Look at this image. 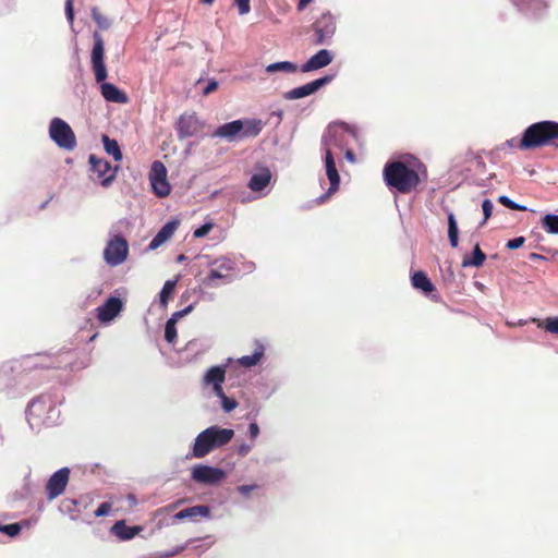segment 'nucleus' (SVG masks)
I'll return each instance as SVG.
<instances>
[{"label": "nucleus", "mask_w": 558, "mask_h": 558, "mask_svg": "<svg viewBox=\"0 0 558 558\" xmlns=\"http://www.w3.org/2000/svg\"><path fill=\"white\" fill-rule=\"evenodd\" d=\"M425 174V165L413 156L388 161L383 170L386 185L401 194H409L414 191L422 181L421 175Z\"/></svg>", "instance_id": "nucleus-1"}, {"label": "nucleus", "mask_w": 558, "mask_h": 558, "mask_svg": "<svg viewBox=\"0 0 558 558\" xmlns=\"http://www.w3.org/2000/svg\"><path fill=\"white\" fill-rule=\"evenodd\" d=\"M556 141H558V122L541 121L525 129L519 140L518 148L529 150L544 146H557Z\"/></svg>", "instance_id": "nucleus-2"}, {"label": "nucleus", "mask_w": 558, "mask_h": 558, "mask_svg": "<svg viewBox=\"0 0 558 558\" xmlns=\"http://www.w3.org/2000/svg\"><path fill=\"white\" fill-rule=\"evenodd\" d=\"M233 436L234 432L231 428H221L217 425L210 426L196 436L191 457L196 459L204 458L211 450L230 442Z\"/></svg>", "instance_id": "nucleus-3"}, {"label": "nucleus", "mask_w": 558, "mask_h": 558, "mask_svg": "<svg viewBox=\"0 0 558 558\" xmlns=\"http://www.w3.org/2000/svg\"><path fill=\"white\" fill-rule=\"evenodd\" d=\"M264 128L259 119L234 120L218 126L211 134L213 137L226 138L229 142L236 140L257 137Z\"/></svg>", "instance_id": "nucleus-4"}, {"label": "nucleus", "mask_w": 558, "mask_h": 558, "mask_svg": "<svg viewBox=\"0 0 558 558\" xmlns=\"http://www.w3.org/2000/svg\"><path fill=\"white\" fill-rule=\"evenodd\" d=\"M49 136L58 145L65 150H73L76 145V136L71 126L60 118H53L49 125Z\"/></svg>", "instance_id": "nucleus-5"}, {"label": "nucleus", "mask_w": 558, "mask_h": 558, "mask_svg": "<svg viewBox=\"0 0 558 558\" xmlns=\"http://www.w3.org/2000/svg\"><path fill=\"white\" fill-rule=\"evenodd\" d=\"M351 132L352 129L344 122H333L329 124L322 142L325 154H327L328 149L332 153L333 149H338L340 151L344 150L348 145L347 134Z\"/></svg>", "instance_id": "nucleus-6"}, {"label": "nucleus", "mask_w": 558, "mask_h": 558, "mask_svg": "<svg viewBox=\"0 0 558 558\" xmlns=\"http://www.w3.org/2000/svg\"><path fill=\"white\" fill-rule=\"evenodd\" d=\"M210 270L203 283L207 287H216L218 279L223 280L225 283L231 282L234 276L235 264L227 257H219L209 264Z\"/></svg>", "instance_id": "nucleus-7"}, {"label": "nucleus", "mask_w": 558, "mask_h": 558, "mask_svg": "<svg viewBox=\"0 0 558 558\" xmlns=\"http://www.w3.org/2000/svg\"><path fill=\"white\" fill-rule=\"evenodd\" d=\"M56 411L53 400L46 395H41L32 400L27 407V417L31 424L46 425L50 418V413Z\"/></svg>", "instance_id": "nucleus-8"}, {"label": "nucleus", "mask_w": 558, "mask_h": 558, "mask_svg": "<svg viewBox=\"0 0 558 558\" xmlns=\"http://www.w3.org/2000/svg\"><path fill=\"white\" fill-rule=\"evenodd\" d=\"M129 256V243L122 235L111 238L105 250L104 259L109 266H119L123 264Z\"/></svg>", "instance_id": "nucleus-9"}, {"label": "nucleus", "mask_w": 558, "mask_h": 558, "mask_svg": "<svg viewBox=\"0 0 558 558\" xmlns=\"http://www.w3.org/2000/svg\"><path fill=\"white\" fill-rule=\"evenodd\" d=\"M94 46L90 53L92 69L95 74L97 83L104 82L107 78V69L105 65V41L102 36L98 33H94Z\"/></svg>", "instance_id": "nucleus-10"}, {"label": "nucleus", "mask_w": 558, "mask_h": 558, "mask_svg": "<svg viewBox=\"0 0 558 558\" xmlns=\"http://www.w3.org/2000/svg\"><path fill=\"white\" fill-rule=\"evenodd\" d=\"M312 29L314 32V43L316 45L327 43L335 35L337 29L335 16L330 12L323 13L312 24Z\"/></svg>", "instance_id": "nucleus-11"}, {"label": "nucleus", "mask_w": 558, "mask_h": 558, "mask_svg": "<svg viewBox=\"0 0 558 558\" xmlns=\"http://www.w3.org/2000/svg\"><path fill=\"white\" fill-rule=\"evenodd\" d=\"M167 173V168L161 161L156 160L153 162L149 171V182L153 192L158 197H166L171 192V186L168 182Z\"/></svg>", "instance_id": "nucleus-12"}, {"label": "nucleus", "mask_w": 558, "mask_h": 558, "mask_svg": "<svg viewBox=\"0 0 558 558\" xmlns=\"http://www.w3.org/2000/svg\"><path fill=\"white\" fill-rule=\"evenodd\" d=\"M90 170L96 174L97 180L105 187L109 186L116 179L118 167L112 168L111 163L92 154L88 158Z\"/></svg>", "instance_id": "nucleus-13"}, {"label": "nucleus", "mask_w": 558, "mask_h": 558, "mask_svg": "<svg viewBox=\"0 0 558 558\" xmlns=\"http://www.w3.org/2000/svg\"><path fill=\"white\" fill-rule=\"evenodd\" d=\"M191 477L199 484L215 485L226 477V473L219 468L197 464L192 469Z\"/></svg>", "instance_id": "nucleus-14"}, {"label": "nucleus", "mask_w": 558, "mask_h": 558, "mask_svg": "<svg viewBox=\"0 0 558 558\" xmlns=\"http://www.w3.org/2000/svg\"><path fill=\"white\" fill-rule=\"evenodd\" d=\"M204 129V122L195 113H183L177 122V133L179 138L192 137L201 133Z\"/></svg>", "instance_id": "nucleus-15"}, {"label": "nucleus", "mask_w": 558, "mask_h": 558, "mask_svg": "<svg viewBox=\"0 0 558 558\" xmlns=\"http://www.w3.org/2000/svg\"><path fill=\"white\" fill-rule=\"evenodd\" d=\"M332 80V76L326 75L320 78L314 80L305 85L295 87L289 92H286L283 94V98L287 100H294L307 97L314 93H316L319 88L330 83Z\"/></svg>", "instance_id": "nucleus-16"}, {"label": "nucleus", "mask_w": 558, "mask_h": 558, "mask_svg": "<svg viewBox=\"0 0 558 558\" xmlns=\"http://www.w3.org/2000/svg\"><path fill=\"white\" fill-rule=\"evenodd\" d=\"M70 470L62 468L54 472L47 482L46 490L49 500L60 496L69 483Z\"/></svg>", "instance_id": "nucleus-17"}, {"label": "nucleus", "mask_w": 558, "mask_h": 558, "mask_svg": "<svg viewBox=\"0 0 558 558\" xmlns=\"http://www.w3.org/2000/svg\"><path fill=\"white\" fill-rule=\"evenodd\" d=\"M325 167L330 186L328 189V192L319 197V203L324 202L329 197V195L335 193L339 189L340 184V177L336 167L333 153L330 151V149H328L327 154H325Z\"/></svg>", "instance_id": "nucleus-18"}, {"label": "nucleus", "mask_w": 558, "mask_h": 558, "mask_svg": "<svg viewBox=\"0 0 558 558\" xmlns=\"http://www.w3.org/2000/svg\"><path fill=\"white\" fill-rule=\"evenodd\" d=\"M123 306L119 298L110 296L101 306L96 308L97 319L101 323H109L119 315Z\"/></svg>", "instance_id": "nucleus-19"}, {"label": "nucleus", "mask_w": 558, "mask_h": 558, "mask_svg": "<svg viewBox=\"0 0 558 558\" xmlns=\"http://www.w3.org/2000/svg\"><path fill=\"white\" fill-rule=\"evenodd\" d=\"M332 61V54L327 49H322L314 56H312L304 64L301 66L302 72H311L324 66H327Z\"/></svg>", "instance_id": "nucleus-20"}, {"label": "nucleus", "mask_w": 558, "mask_h": 558, "mask_svg": "<svg viewBox=\"0 0 558 558\" xmlns=\"http://www.w3.org/2000/svg\"><path fill=\"white\" fill-rule=\"evenodd\" d=\"M179 227L178 221L167 222L150 241L148 248L154 251L170 240Z\"/></svg>", "instance_id": "nucleus-21"}, {"label": "nucleus", "mask_w": 558, "mask_h": 558, "mask_svg": "<svg viewBox=\"0 0 558 558\" xmlns=\"http://www.w3.org/2000/svg\"><path fill=\"white\" fill-rule=\"evenodd\" d=\"M197 518L209 519L210 518L209 507L205 506V505L193 506V507L183 509L173 515L174 520H180V521L185 520V519L196 521Z\"/></svg>", "instance_id": "nucleus-22"}, {"label": "nucleus", "mask_w": 558, "mask_h": 558, "mask_svg": "<svg viewBox=\"0 0 558 558\" xmlns=\"http://www.w3.org/2000/svg\"><path fill=\"white\" fill-rule=\"evenodd\" d=\"M101 83V95L107 101L116 104H126L129 101L126 94L119 89L116 85L112 83H105V81Z\"/></svg>", "instance_id": "nucleus-23"}, {"label": "nucleus", "mask_w": 558, "mask_h": 558, "mask_svg": "<svg viewBox=\"0 0 558 558\" xmlns=\"http://www.w3.org/2000/svg\"><path fill=\"white\" fill-rule=\"evenodd\" d=\"M270 170L268 168H264L258 173H255L251 177L247 186L253 192H260L270 183Z\"/></svg>", "instance_id": "nucleus-24"}, {"label": "nucleus", "mask_w": 558, "mask_h": 558, "mask_svg": "<svg viewBox=\"0 0 558 558\" xmlns=\"http://www.w3.org/2000/svg\"><path fill=\"white\" fill-rule=\"evenodd\" d=\"M411 283L415 289L421 290L425 294L432 293L436 290L427 275L422 270L415 271L412 275Z\"/></svg>", "instance_id": "nucleus-25"}, {"label": "nucleus", "mask_w": 558, "mask_h": 558, "mask_svg": "<svg viewBox=\"0 0 558 558\" xmlns=\"http://www.w3.org/2000/svg\"><path fill=\"white\" fill-rule=\"evenodd\" d=\"M521 11L531 12L533 15H541L547 9L545 0H514Z\"/></svg>", "instance_id": "nucleus-26"}, {"label": "nucleus", "mask_w": 558, "mask_h": 558, "mask_svg": "<svg viewBox=\"0 0 558 558\" xmlns=\"http://www.w3.org/2000/svg\"><path fill=\"white\" fill-rule=\"evenodd\" d=\"M265 348L260 342L255 343V350L252 355H244L240 359H238L239 365L242 367L250 368L252 366H255L259 363L262 357L264 356Z\"/></svg>", "instance_id": "nucleus-27"}, {"label": "nucleus", "mask_w": 558, "mask_h": 558, "mask_svg": "<svg viewBox=\"0 0 558 558\" xmlns=\"http://www.w3.org/2000/svg\"><path fill=\"white\" fill-rule=\"evenodd\" d=\"M140 526H129L124 521H118L112 526L113 533L121 539H132L135 535L141 532Z\"/></svg>", "instance_id": "nucleus-28"}, {"label": "nucleus", "mask_w": 558, "mask_h": 558, "mask_svg": "<svg viewBox=\"0 0 558 558\" xmlns=\"http://www.w3.org/2000/svg\"><path fill=\"white\" fill-rule=\"evenodd\" d=\"M486 259L485 253L481 250L480 244L474 246L472 256H464L462 259V267H481Z\"/></svg>", "instance_id": "nucleus-29"}, {"label": "nucleus", "mask_w": 558, "mask_h": 558, "mask_svg": "<svg viewBox=\"0 0 558 558\" xmlns=\"http://www.w3.org/2000/svg\"><path fill=\"white\" fill-rule=\"evenodd\" d=\"M226 378V366L219 365V366H213L210 367L205 376H204V383L207 385H214V384H222Z\"/></svg>", "instance_id": "nucleus-30"}, {"label": "nucleus", "mask_w": 558, "mask_h": 558, "mask_svg": "<svg viewBox=\"0 0 558 558\" xmlns=\"http://www.w3.org/2000/svg\"><path fill=\"white\" fill-rule=\"evenodd\" d=\"M104 148L108 155H111L116 161H121L123 158L120 146L116 140L110 138L104 134L102 137Z\"/></svg>", "instance_id": "nucleus-31"}, {"label": "nucleus", "mask_w": 558, "mask_h": 558, "mask_svg": "<svg viewBox=\"0 0 558 558\" xmlns=\"http://www.w3.org/2000/svg\"><path fill=\"white\" fill-rule=\"evenodd\" d=\"M178 283V279L167 280L159 293L160 304L162 306H167L169 300L172 298L175 287Z\"/></svg>", "instance_id": "nucleus-32"}, {"label": "nucleus", "mask_w": 558, "mask_h": 558, "mask_svg": "<svg viewBox=\"0 0 558 558\" xmlns=\"http://www.w3.org/2000/svg\"><path fill=\"white\" fill-rule=\"evenodd\" d=\"M448 239L452 247H458L459 244V230L453 214L448 215Z\"/></svg>", "instance_id": "nucleus-33"}, {"label": "nucleus", "mask_w": 558, "mask_h": 558, "mask_svg": "<svg viewBox=\"0 0 558 558\" xmlns=\"http://www.w3.org/2000/svg\"><path fill=\"white\" fill-rule=\"evenodd\" d=\"M542 226L547 233L558 234V215H546L542 220Z\"/></svg>", "instance_id": "nucleus-34"}, {"label": "nucleus", "mask_w": 558, "mask_h": 558, "mask_svg": "<svg viewBox=\"0 0 558 558\" xmlns=\"http://www.w3.org/2000/svg\"><path fill=\"white\" fill-rule=\"evenodd\" d=\"M266 71L268 73H274V72H278V71L295 72L296 65L289 61L275 62V63L269 64L266 68Z\"/></svg>", "instance_id": "nucleus-35"}, {"label": "nucleus", "mask_w": 558, "mask_h": 558, "mask_svg": "<svg viewBox=\"0 0 558 558\" xmlns=\"http://www.w3.org/2000/svg\"><path fill=\"white\" fill-rule=\"evenodd\" d=\"M92 16H93V20L95 21V23L98 25L99 28L101 29H108L111 25V22L110 20L105 16L98 8H93L92 9Z\"/></svg>", "instance_id": "nucleus-36"}, {"label": "nucleus", "mask_w": 558, "mask_h": 558, "mask_svg": "<svg viewBox=\"0 0 558 558\" xmlns=\"http://www.w3.org/2000/svg\"><path fill=\"white\" fill-rule=\"evenodd\" d=\"M537 327L544 328L546 331L550 333L558 335V316L548 317L544 322L538 320Z\"/></svg>", "instance_id": "nucleus-37"}, {"label": "nucleus", "mask_w": 558, "mask_h": 558, "mask_svg": "<svg viewBox=\"0 0 558 558\" xmlns=\"http://www.w3.org/2000/svg\"><path fill=\"white\" fill-rule=\"evenodd\" d=\"M175 323L177 320L171 317L166 324L165 338L169 343H173L177 339Z\"/></svg>", "instance_id": "nucleus-38"}, {"label": "nucleus", "mask_w": 558, "mask_h": 558, "mask_svg": "<svg viewBox=\"0 0 558 558\" xmlns=\"http://www.w3.org/2000/svg\"><path fill=\"white\" fill-rule=\"evenodd\" d=\"M22 526L20 523H11L0 525V532L9 535L10 537H15L21 533Z\"/></svg>", "instance_id": "nucleus-39"}, {"label": "nucleus", "mask_w": 558, "mask_h": 558, "mask_svg": "<svg viewBox=\"0 0 558 558\" xmlns=\"http://www.w3.org/2000/svg\"><path fill=\"white\" fill-rule=\"evenodd\" d=\"M498 202L504 205L505 207L511 209V210H519V211H525L527 208L525 206L519 205L514 203L512 199H510L506 195H501L498 197Z\"/></svg>", "instance_id": "nucleus-40"}, {"label": "nucleus", "mask_w": 558, "mask_h": 558, "mask_svg": "<svg viewBox=\"0 0 558 558\" xmlns=\"http://www.w3.org/2000/svg\"><path fill=\"white\" fill-rule=\"evenodd\" d=\"M213 228H214V223H211V222L204 223L203 226H201L199 228H197L194 231L193 235H194V238H203V236L207 235Z\"/></svg>", "instance_id": "nucleus-41"}, {"label": "nucleus", "mask_w": 558, "mask_h": 558, "mask_svg": "<svg viewBox=\"0 0 558 558\" xmlns=\"http://www.w3.org/2000/svg\"><path fill=\"white\" fill-rule=\"evenodd\" d=\"M221 400V407L226 412H231L238 407V402L234 399H231L225 396Z\"/></svg>", "instance_id": "nucleus-42"}, {"label": "nucleus", "mask_w": 558, "mask_h": 558, "mask_svg": "<svg viewBox=\"0 0 558 558\" xmlns=\"http://www.w3.org/2000/svg\"><path fill=\"white\" fill-rule=\"evenodd\" d=\"M482 209H483V214H484V222L485 223L492 216L493 214V209H494V204L492 203L490 199H485L482 204Z\"/></svg>", "instance_id": "nucleus-43"}, {"label": "nucleus", "mask_w": 558, "mask_h": 558, "mask_svg": "<svg viewBox=\"0 0 558 558\" xmlns=\"http://www.w3.org/2000/svg\"><path fill=\"white\" fill-rule=\"evenodd\" d=\"M250 1L251 0H234L241 15L247 14L251 11Z\"/></svg>", "instance_id": "nucleus-44"}, {"label": "nucleus", "mask_w": 558, "mask_h": 558, "mask_svg": "<svg viewBox=\"0 0 558 558\" xmlns=\"http://www.w3.org/2000/svg\"><path fill=\"white\" fill-rule=\"evenodd\" d=\"M112 508V505L110 502H102L99 505V507L95 510V517H105L109 514L110 510Z\"/></svg>", "instance_id": "nucleus-45"}, {"label": "nucleus", "mask_w": 558, "mask_h": 558, "mask_svg": "<svg viewBox=\"0 0 558 558\" xmlns=\"http://www.w3.org/2000/svg\"><path fill=\"white\" fill-rule=\"evenodd\" d=\"M525 242V239L523 236H518V238H514V239H511L507 242V247L509 250H517L519 247H521Z\"/></svg>", "instance_id": "nucleus-46"}, {"label": "nucleus", "mask_w": 558, "mask_h": 558, "mask_svg": "<svg viewBox=\"0 0 558 558\" xmlns=\"http://www.w3.org/2000/svg\"><path fill=\"white\" fill-rule=\"evenodd\" d=\"M258 486L257 485H241V486H238V492L243 495V496H248L251 492L257 489Z\"/></svg>", "instance_id": "nucleus-47"}, {"label": "nucleus", "mask_w": 558, "mask_h": 558, "mask_svg": "<svg viewBox=\"0 0 558 558\" xmlns=\"http://www.w3.org/2000/svg\"><path fill=\"white\" fill-rule=\"evenodd\" d=\"M218 88V82L216 80H211L208 82L206 87L203 89V95L207 96L214 93Z\"/></svg>", "instance_id": "nucleus-48"}, {"label": "nucleus", "mask_w": 558, "mask_h": 558, "mask_svg": "<svg viewBox=\"0 0 558 558\" xmlns=\"http://www.w3.org/2000/svg\"><path fill=\"white\" fill-rule=\"evenodd\" d=\"M65 13L69 21H73L74 19V12H73V1L66 0L65 2Z\"/></svg>", "instance_id": "nucleus-49"}, {"label": "nucleus", "mask_w": 558, "mask_h": 558, "mask_svg": "<svg viewBox=\"0 0 558 558\" xmlns=\"http://www.w3.org/2000/svg\"><path fill=\"white\" fill-rule=\"evenodd\" d=\"M248 433H250V436L251 438H256L259 434V427L257 425V423H251L250 426H248Z\"/></svg>", "instance_id": "nucleus-50"}, {"label": "nucleus", "mask_w": 558, "mask_h": 558, "mask_svg": "<svg viewBox=\"0 0 558 558\" xmlns=\"http://www.w3.org/2000/svg\"><path fill=\"white\" fill-rule=\"evenodd\" d=\"M192 311V305H189L187 307H185L184 310L182 311H178L175 313H173L172 315V318H174L175 320H178L179 318L183 317L185 314H187L189 312Z\"/></svg>", "instance_id": "nucleus-51"}, {"label": "nucleus", "mask_w": 558, "mask_h": 558, "mask_svg": "<svg viewBox=\"0 0 558 558\" xmlns=\"http://www.w3.org/2000/svg\"><path fill=\"white\" fill-rule=\"evenodd\" d=\"M213 388H214V392H215V395H216L218 398L222 399V398L226 396V395H225V392H223V389H222L221 384H214V385H213Z\"/></svg>", "instance_id": "nucleus-52"}, {"label": "nucleus", "mask_w": 558, "mask_h": 558, "mask_svg": "<svg viewBox=\"0 0 558 558\" xmlns=\"http://www.w3.org/2000/svg\"><path fill=\"white\" fill-rule=\"evenodd\" d=\"M345 149V158L351 161V162H354L355 161V155L354 153L350 149V148H344Z\"/></svg>", "instance_id": "nucleus-53"}, {"label": "nucleus", "mask_w": 558, "mask_h": 558, "mask_svg": "<svg viewBox=\"0 0 558 558\" xmlns=\"http://www.w3.org/2000/svg\"><path fill=\"white\" fill-rule=\"evenodd\" d=\"M312 1H313V0H299V3H298V10H299V11H303V10L307 7V4H308L310 2H312Z\"/></svg>", "instance_id": "nucleus-54"}, {"label": "nucleus", "mask_w": 558, "mask_h": 558, "mask_svg": "<svg viewBox=\"0 0 558 558\" xmlns=\"http://www.w3.org/2000/svg\"><path fill=\"white\" fill-rule=\"evenodd\" d=\"M184 549H185V546H180V547H178L177 549H174L173 551H171V553H167V554H165V555H162V556H163V557H171V556H174V555H177V554L181 553V551H182V550H184Z\"/></svg>", "instance_id": "nucleus-55"}, {"label": "nucleus", "mask_w": 558, "mask_h": 558, "mask_svg": "<svg viewBox=\"0 0 558 558\" xmlns=\"http://www.w3.org/2000/svg\"><path fill=\"white\" fill-rule=\"evenodd\" d=\"M529 258H530L531 260H543V259H545V257H544L543 255L537 254V253H531V254L529 255Z\"/></svg>", "instance_id": "nucleus-56"}, {"label": "nucleus", "mask_w": 558, "mask_h": 558, "mask_svg": "<svg viewBox=\"0 0 558 558\" xmlns=\"http://www.w3.org/2000/svg\"><path fill=\"white\" fill-rule=\"evenodd\" d=\"M519 141L517 138H511L506 142L505 145H508L509 147H517L518 148Z\"/></svg>", "instance_id": "nucleus-57"}, {"label": "nucleus", "mask_w": 558, "mask_h": 558, "mask_svg": "<svg viewBox=\"0 0 558 558\" xmlns=\"http://www.w3.org/2000/svg\"><path fill=\"white\" fill-rule=\"evenodd\" d=\"M186 256L184 254H180L178 257H177V263H183L186 260Z\"/></svg>", "instance_id": "nucleus-58"}, {"label": "nucleus", "mask_w": 558, "mask_h": 558, "mask_svg": "<svg viewBox=\"0 0 558 558\" xmlns=\"http://www.w3.org/2000/svg\"><path fill=\"white\" fill-rule=\"evenodd\" d=\"M475 159H476L478 166H481L482 168H485V162L483 161V159L480 156H476Z\"/></svg>", "instance_id": "nucleus-59"}, {"label": "nucleus", "mask_w": 558, "mask_h": 558, "mask_svg": "<svg viewBox=\"0 0 558 558\" xmlns=\"http://www.w3.org/2000/svg\"><path fill=\"white\" fill-rule=\"evenodd\" d=\"M33 366L34 367H50L49 364H45V363H34Z\"/></svg>", "instance_id": "nucleus-60"}, {"label": "nucleus", "mask_w": 558, "mask_h": 558, "mask_svg": "<svg viewBox=\"0 0 558 558\" xmlns=\"http://www.w3.org/2000/svg\"><path fill=\"white\" fill-rule=\"evenodd\" d=\"M215 0H203L204 3L206 4H211Z\"/></svg>", "instance_id": "nucleus-61"}, {"label": "nucleus", "mask_w": 558, "mask_h": 558, "mask_svg": "<svg viewBox=\"0 0 558 558\" xmlns=\"http://www.w3.org/2000/svg\"><path fill=\"white\" fill-rule=\"evenodd\" d=\"M181 501H178L171 506V508H175Z\"/></svg>", "instance_id": "nucleus-62"}]
</instances>
